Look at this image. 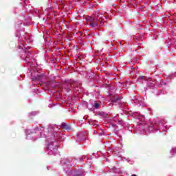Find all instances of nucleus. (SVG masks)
I'll return each instance as SVG.
<instances>
[{"instance_id":"nucleus-35","label":"nucleus","mask_w":176,"mask_h":176,"mask_svg":"<svg viewBox=\"0 0 176 176\" xmlns=\"http://www.w3.org/2000/svg\"><path fill=\"white\" fill-rule=\"evenodd\" d=\"M120 45H122V43H120Z\"/></svg>"},{"instance_id":"nucleus-6","label":"nucleus","mask_w":176,"mask_h":176,"mask_svg":"<svg viewBox=\"0 0 176 176\" xmlns=\"http://www.w3.org/2000/svg\"><path fill=\"white\" fill-rule=\"evenodd\" d=\"M18 52H19V56L22 60L25 61V63H30L32 57V54L28 45H18Z\"/></svg>"},{"instance_id":"nucleus-20","label":"nucleus","mask_w":176,"mask_h":176,"mask_svg":"<svg viewBox=\"0 0 176 176\" xmlns=\"http://www.w3.org/2000/svg\"><path fill=\"white\" fill-rule=\"evenodd\" d=\"M170 157H173L174 156V154L176 153V147L172 148V149L170 151Z\"/></svg>"},{"instance_id":"nucleus-29","label":"nucleus","mask_w":176,"mask_h":176,"mask_svg":"<svg viewBox=\"0 0 176 176\" xmlns=\"http://www.w3.org/2000/svg\"><path fill=\"white\" fill-rule=\"evenodd\" d=\"M136 43H138V45H139L138 42L136 41ZM140 45H141V43H140Z\"/></svg>"},{"instance_id":"nucleus-8","label":"nucleus","mask_w":176,"mask_h":176,"mask_svg":"<svg viewBox=\"0 0 176 176\" xmlns=\"http://www.w3.org/2000/svg\"><path fill=\"white\" fill-rule=\"evenodd\" d=\"M65 90L67 93H69V91H74V93H80V88L78 87V82L68 83L65 87Z\"/></svg>"},{"instance_id":"nucleus-2","label":"nucleus","mask_w":176,"mask_h":176,"mask_svg":"<svg viewBox=\"0 0 176 176\" xmlns=\"http://www.w3.org/2000/svg\"><path fill=\"white\" fill-rule=\"evenodd\" d=\"M142 134H148V133H163L167 131V125L164 120L155 121L153 124L148 125L144 122H139L136 126Z\"/></svg>"},{"instance_id":"nucleus-31","label":"nucleus","mask_w":176,"mask_h":176,"mask_svg":"<svg viewBox=\"0 0 176 176\" xmlns=\"http://www.w3.org/2000/svg\"><path fill=\"white\" fill-rule=\"evenodd\" d=\"M94 134H96V131H94Z\"/></svg>"},{"instance_id":"nucleus-10","label":"nucleus","mask_w":176,"mask_h":176,"mask_svg":"<svg viewBox=\"0 0 176 176\" xmlns=\"http://www.w3.org/2000/svg\"><path fill=\"white\" fill-rule=\"evenodd\" d=\"M31 75L32 82H41L43 79H46L45 73H37L36 74H34L32 72H31Z\"/></svg>"},{"instance_id":"nucleus-9","label":"nucleus","mask_w":176,"mask_h":176,"mask_svg":"<svg viewBox=\"0 0 176 176\" xmlns=\"http://www.w3.org/2000/svg\"><path fill=\"white\" fill-rule=\"evenodd\" d=\"M66 174L68 176H85L86 175V171L83 169H80L78 170H68L66 171Z\"/></svg>"},{"instance_id":"nucleus-17","label":"nucleus","mask_w":176,"mask_h":176,"mask_svg":"<svg viewBox=\"0 0 176 176\" xmlns=\"http://www.w3.org/2000/svg\"><path fill=\"white\" fill-rule=\"evenodd\" d=\"M60 127H62V129H65V130H67L68 131L71 130V126L67 124L65 122L62 123Z\"/></svg>"},{"instance_id":"nucleus-4","label":"nucleus","mask_w":176,"mask_h":176,"mask_svg":"<svg viewBox=\"0 0 176 176\" xmlns=\"http://www.w3.org/2000/svg\"><path fill=\"white\" fill-rule=\"evenodd\" d=\"M138 81L140 83H144V81H147V86L148 87H150V89H153L155 87V85L158 86V87H162V89H166L167 87L166 82H164L158 76H156L154 80L151 78L140 76L138 78Z\"/></svg>"},{"instance_id":"nucleus-23","label":"nucleus","mask_w":176,"mask_h":176,"mask_svg":"<svg viewBox=\"0 0 176 176\" xmlns=\"http://www.w3.org/2000/svg\"><path fill=\"white\" fill-rule=\"evenodd\" d=\"M39 112L38 111H32L29 113V116H36V115H38Z\"/></svg>"},{"instance_id":"nucleus-34","label":"nucleus","mask_w":176,"mask_h":176,"mask_svg":"<svg viewBox=\"0 0 176 176\" xmlns=\"http://www.w3.org/2000/svg\"><path fill=\"white\" fill-rule=\"evenodd\" d=\"M24 3H25V0H24Z\"/></svg>"},{"instance_id":"nucleus-26","label":"nucleus","mask_w":176,"mask_h":176,"mask_svg":"<svg viewBox=\"0 0 176 176\" xmlns=\"http://www.w3.org/2000/svg\"><path fill=\"white\" fill-rule=\"evenodd\" d=\"M99 24H100V25H104V22H102V21H100Z\"/></svg>"},{"instance_id":"nucleus-3","label":"nucleus","mask_w":176,"mask_h":176,"mask_svg":"<svg viewBox=\"0 0 176 176\" xmlns=\"http://www.w3.org/2000/svg\"><path fill=\"white\" fill-rule=\"evenodd\" d=\"M24 25L25 23H23V21H18L16 25V36L19 38V41L21 42L20 45H29L30 43H34V40L31 36H28L24 31Z\"/></svg>"},{"instance_id":"nucleus-1","label":"nucleus","mask_w":176,"mask_h":176,"mask_svg":"<svg viewBox=\"0 0 176 176\" xmlns=\"http://www.w3.org/2000/svg\"><path fill=\"white\" fill-rule=\"evenodd\" d=\"M48 136L47 140L48 141V144L46 146V152L48 155H58V146H60V141L63 138V135L65 133L64 132H57L58 131V128L56 125H49L48 126Z\"/></svg>"},{"instance_id":"nucleus-21","label":"nucleus","mask_w":176,"mask_h":176,"mask_svg":"<svg viewBox=\"0 0 176 176\" xmlns=\"http://www.w3.org/2000/svg\"><path fill=\"white\" fill-rule=\"evenodd\" d=\"M115 121L116 122L117 124H120L121 126H123V120L121 119H116Z\"/></svg>"},{"instance_id":"nucleus-27","label":"nucleus","mask_w":176,"mask_h":176,"mask_svg":"<svg viewBox=\"0 0 176 176\" xmlns=\"http://www.w3.org/2000/svg\"><path fill=\"white\" fill-rule=\"evenodd\" d=\"M82 160H83V157H81L80 158V162H82Z\"/></svg>"},{"instance_id":"nucleus-12","label":"nucleus","mask_w":176,"mask_h":176,"mask_svg":"<svg viewBox=\"0 0 176 176\" xmlns=\"http://www.w3.org/2000/svg\"><path fill=\"white\" fill-rule=\"evenodd\" d=\"M128 115H131L133 118L135 119H141L142 120H144L145 117L144 116L141 115L139 112H129Z\"/></svg>"},{"instance_id":"nucleus-16","label":"nucleus","mask_w":176,"mask_h":176,"mask_svg":"<svg viewBox=\"0 0 176 176\" xmlns=\"http://www.w3.org/2000/svg\"><path fill=\"white\" fill-rule=\"evenodd\" d=\"M133 102L138 107H146V104L142 100H136Z\"/></svg>"},{"instance_id":"nucleus-32","label":"nucleus","mask_w":176,"mask_h":176,"mask_svg":"<svg viewBox=\"0 0 176 176\" xmlns=\"http://www.w3.org/2000/svg\"><path fill=\"white\" fill-rule=\"evenodd\" d=\"M109 153H109V152H107V155H109Z\"/></svg>"},{"instance_id":"nucleus-5","label":"nucleus","mask_w":176,"mask_h":176,"mask_svg":"<svg viewBox=\"0 0 176 176\" xmlns=\"http://www.w3.org/2000/svg\"><path fill=\"white\" fill-rule=\"evenodd\" d=\"M44 130L43 126H37L34 129H28L25 131L27 140H38V138H46V135L42 133Z\"/></svg>"},{"instance_id":"nucleus-15","label":"nucleus","mask_w":176,"mask_h":176,"mask_svg":"<svg viewBox=\"0 0 176 176\" xmlns=\"http://www.w3.org/2000/svg\"><path fill=\"white\" fill-rule=\"evenodd\" d=\"M77 137L78 140H80V141H85L86 140V133H83L81 132L78 134Z\"/></svg>"},{"instance_id":"nucleus-14","label":"nucleus","mask_w":176,"mask_h":176,"mask_svg":"<svg viewBox=\"0 0 176 176\" xmlns=\"http://www.w3.org/2000/svg\"><path fill=\"white\" fill-rule=\"evenodd\" d=\"M110 100L113 104H118L122 100L120 97L118 96H111Z\"/></svg>"},{"instance_id":"nucleus-19","label":"nucleus","mask_w":176,"mask_h":176,"mask_svg":"<svg viewBox=\"0 0 176 176\" xmlns=\"http://www.w3.org/2000/svg\"><path fill=\"white\" fill-rule=\"evenodd\" d=\"M154 94H156L157 96H160V94H166L167 93L166 91H157V89H154L153 91Z\"/></svg>"},{"instance_id":"nucleus-22","label":"nucleus","mask_w":176,"mask_h":176,"mask_svg":"<svg viewBox=\"0 0 176 176\" xmlns=\"http://www.w3.org/2000/svg\"><path fill=\"white\" fill-rule=\"evenodd\" d=\"M93 107L94 108V109H98L100 108V103L95 102L93 104Z\"/></svg>"},{"instance_id":"nucleus-13","label":"nucleus","mask_w":176,"mask_h":176,"mask_svg":"<svg viewBox=\"0 0 176 176\" xmlns=\"http://www.w3.org/2000/svg\"><path fill=\"white\" fill-rule=\"evenodd\" d=\"M87 24L91 27V28H98V22L94 21L93 18H90L87 21Z\"/></svg>"},{"instance_id":"nucleus-11","label":"nucleus","mask_w":176,"mask_h":176,"mask_svg":"<svg viewBox=\"0 0 176 176\" xmlns=\"http://www.w3.org/2000/svg\"><path fill=\"white\" fill-rule=\"evenodd\" d=\"M28 8H30V5L28 6H25L24 7V10L25 12H28V13H32V14H36V16H38L39 14V11H38V10L31 7V9L30 10H28Z\"/></svg>"},{"instance_id":"nucleus-36","label":"nucleus","mask_w":176,"mask_h":176,"mask_svg":"<svg viewBox=\"0 0 176 176\" xmlns=\"http://www.w3.org/2000/svg\"><path fill=\"white\" fill-rule=\"evenodd\" d=\"M14 13L16 14V13H17V12H15Z\"/></svg>"},{"instance_id":"nucleus-33","label":"nucleus","mask_w":176,"mask_h":176,"mask_svg":"<svg viewBox=\"0 0 176 176\" xmlns=\"http://www.w3.org/2000/svg\"><path fill=\"white\" fill-rule=\"evenodd\" d=\"M47 170H49V166H47Z\"/></svg>"},{"instance_id":"nucleus-18","label":"nucleus","mask_w":176,"mask_h":176,"mask_svg":"<svg viewBox=\"0 0 176 176\" xmlns=\"http://www.w3.org/2000/svg\"><path fill=\"white\" fill-rule=\"evenodd\" d=\"M89 124L91 126H96V127H98V122L94 120H89L88 121Z\"/></svg>"},{"instance_id":"nucleus-28","label":"nucleus","mask_w":176,"mask_h":176,"mask_svg":"<svg viewBox=\"0 0 176 176\" xmlns=\"http://www.w3.org/2000/svg\"><path fill=\"white\" fill-rule=\"evenodd\" d=\"M128 162H129V163H131V164L133 163V161H130V160H129V161H128Z\"/></svg>"},{"instance_id":"nucleus-25","label":"nucleus","mask_w":176,"mask_h":176,"mask_svg":"<svg viewBox=\"0 0 176 176\" xmlns=\"http://www.w3.org/2000/svg\"><path fill=\"white\" fill-rule=\"evenodd\" d=\"M21 14L22 16H23V17H25V12H22Z\"/></svg>"},{"instance_id":"nucleus-24","label":"nucleus","mask_w":176,"mask_h":176,"mask_svg":"<svg viewBox=\"0 0 176 176\" xmlns=\"http://www.w3.org/2000/svg\"><path fill=\"white\" fill-rule=\"evenodd\" d=\"M31 23V18L29 17L28 21L27 22V24H30Z\"/></svg>"},{"instance_id":"nucleus-7","label":"nucleus","mask_w":176,"mask_h":176,"mask_svg":"<svg viewBox=\"0 0 176 176\" xmlns=\"http://www.w3.org/2000/svg\"><path fill=\"white\" fill-rule=\"evenodd\" d=\"M74 164V160L72 158H63L60 160V165L62 166L65 173L67 171H72L69 168Z\"/></svg>"},{"instance_id":"nucleus-30","label":"nucleus","mask_w":176,"mask_h":176,"mask_svg":"<svg viewBox=\"0 0 176 176\" xmlns=\"http://www.w3.org/2000/svg\"><path fill=\"white\" fill-rule=\"evenodd\" d=\"M50 1V2H53V0H49Z\"/></svg>"}]
</instances>
